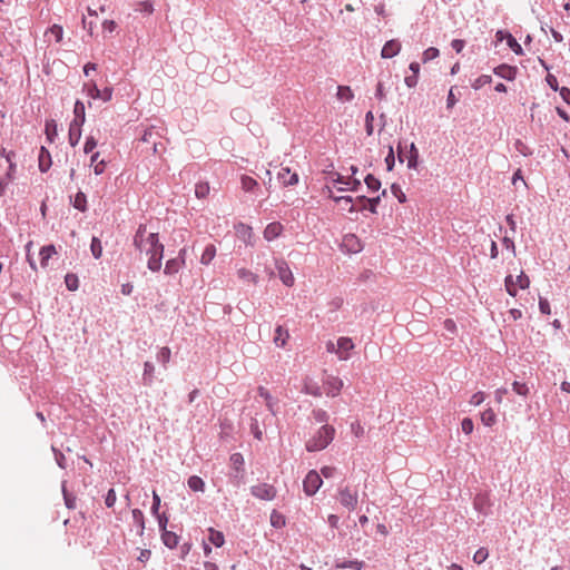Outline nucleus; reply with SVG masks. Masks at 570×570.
Listing matches in <instances>:
<instances>
[{"instance_id": "1", "label": "nucleus", "mask_w": 570, "mask_h": 570, "mask_svg": "<svg viewBox=\"0 0 570 570\" xmlns=\"http://www.w3.org/2000/svg\"><path fill=\"white\" fill-rule=\"evenodd\" d=\"M148 247L145 249L148 256L147 268L153 272H159L163 265L165 246L159 239V233H149L146 237Z\"/></svg>"}, {"instance_id": "2", "label": "nucleus", "mask_w": 570, "mask_h": 570, "mask_svg": "<svg viewBox=\"0 0 570 570\" xmlns=\"http://www.w3.org/2000/svg\"><path fill=\"white\" fill-rule=\"evenodd\" d=\"M335 429L330 424H323L317 432L306 441L305 449L307 452H318L326 449L334 440Z\"/></svg>"}, {"instance_id": "3", "label": "nucleus", "mask_w": 570, "mask_h": 570, "mask_svg": "<svg viewBox=\"0 0 570 570\" xmlns=\"http://www.w3.org/2000/svg\"><path fill=\"white\" fill-rule=\"evenodd\" d=\"M229 466L230 471L228 472L227 476L229 479V482L234 487H240L242 484H245V459L244 455L240 452L232 453L229 456Z\"/></svg>"}, {"instance_id": "4", "label": "nucleus", "mask_w": 570, "mask_h": 570, "mask_svg": "<svg viewBox=\"0 0 570 570\" xmlns=\"http://www.w3.org/2000/svg\"><path fill=\"white\" fill-rule=\"evenodd\" d=\"M493 504L494 502L489 490L479 491L473 498L474 510L483 517L492 514Z\"/></svg>"}, {"instance_id": "5", "label": "nucleus", "mask_w": 570, "mask_h": 570, "mask_svg": "<svg viewBox=\"0 0 570 570\" xmlns=\"http://www.w3.org/2000/svg\"><path fill=\"white\" fill-rule=\"evenodd\" d=\"M340 249L348 255L358 254L364 249V244L355 234L348 233L343 236Z\"/></svg>"}, {"instance_id": "6", "label": "nucleus", "mask_w": 570, "mask_h": 570, "mask_svg": "<svg viewBox=\"0 0 570 570\" xmlns=\"http://www.w3.org/2000/svg\"><path fill=\"white\" fill-rule=\"evenodd\" d=\"M250 494L259 500L272 501L277 495V490L273 484L258 483L249 488Z\"/></svg>"}, {"instance_id": "7", "label": "nucleus", "mask_w": 570, "mask_h": 570, "mask_svg": "<svg viewBox=\"0 0 570 570\" xmlns=\"http://www.w3.org/2000/svg\"><path fill=\"white\" fill-rule=\"evenodd\" d=\"M323 480L321 474L315 470L307 472L303 480V490L307 497H313L322 487Z\"/></svg>"}, {"instance_id": "8", "label": "nucleus", "mask_w": 570, "mask_h": 570, "mask_svg": "<svg viewBox=\"0 0 570 570\" xmlns=\"http://www.w3.org/2000/svg\"><path fill=\"white\" fill-rule=\"evenodd\" d=\"M338 501L341 505L346 508L348 511L355 510L358 502L357 491H352L348 487L340 488Z\"/></svg>"}, {"instance_id": "9", "label": "nucleus", "mask_w": 570, "mask_h": 570, "mask_svg": "<svg viewBox=\"0 0 570 570\" xmlns=\"http://www.w3.org/2000/svg\"><path fill=\"white\" fill-rule=\"evenodd\" d=\"M495 39L498 42L507 41V46L517 55L523 56L524 51L518 40L508 30H498L495 32Z\"/></svg>"}, {"instance_id": "10", "label": "nucleus", "mask_w": 570, "mask_h": 570, "mask_svg": "<svg viewBox=\"0 0 570 570\" xmlns=\"http://www.w3.org/2000/svg\"><path fill=\"white\" fill-rule=\"evenodd\" d=\"M355 345L353 340L347 336H342L337 340V357L341 361H347L351 358L350 352L354 350Z\"/></svg>"}, {"instance_id": "11", "label": "nucleus", "mask_w": 570, "mask_h": 570, "mask_svg": "<svg viewBox=\"0 0 570 570\" xmlns=\"http://www.w3.org/2000/svg\"><path fill=\"white\" fill-rule=\"evenodd\" d=\"M277 179L284 187L295 186L299 181L298 174L289 167H282L277 173Z\"/></svg>"}, {"instance_id": "12", "label": "nucleus", "mask_w": 570, "mask_h": 570, "mask_svg": "<svg viewBox=\"0 0 570 570\" xmlns=\"http://www.w3.org/2000/svg\"><path fill=\"white\" fill-rule=\"evenodd\" d=\"M276 269H277L279 279L282 281V283L285 286L291 287L294 285L295 278L293 276V273H292L288 264L285 261L276 262Z\"/></svg>"}, {"instance_id": "13", "label": "nucleus", "mask_w": 570, "mask_h": 570, "mask_svg": "<svg viewBox=\"0 0 570 570\" xmlns=\"http://www.w3.org/2000/svg\"><path fill=\"white\" fill-rule=\"evenodd\" d=\"M493 73L504 80L513 81L518 75V67L508 63H501L493 68Z\"/></svg>"}, {"instance_id": "14", "label": "nucleus", "mask_w": 570, "mask_h": 570, "mask_svg": "<svg viewBox=\"0 0 570 570\" xmlns=\"http://www.w3.org/2000/svg\"><path fill=\"white\" fill-rule=\"evenodd\" d=\"M401 48H402L401 42L397 39L387 40L381 50V57L383 59L393 58L396 55H399V52L401 51Z\"/></svg>"}, {"instance_id": "15", "label": "nucleus", "mask_w": 570, "mask_h": 570, "mask_svg": "<svg viewBox=\"0 0 570 570\" xmlns=\"http://www.w3.org/2000/svg\"><path fill=\"white\" fill-rule=\"evenodd\" d=\"M284 232V226L282 225V223L279 222H272L269 223L264 232H263V236H264V239L267 240V242H272L276 238H278Z\"/></svg>"}, {"instance_id": "16", "label": "nucleus", "mask_w": 570, "mask_h": 570, "mask_svg": "<svg viewBox=\"0 0 570 570\" xmlns=\"http://www.w3.org/2000/svg\"><path fill=\"white\" fill-rule=\"evenodd\" d=\"M17 164L8 166L7 171L0 177V197H3L7 193L9 184L16 178Z\"/></svg>"}, {"instance_id": "17", "label": "nucleus", "mask_w": 570, "mask_h": 570, "mask_svg": "<svg viewBox=\"0 0 570 570\" xmlns=\"http://www.w3.org/2000/svg\"><path fill=\"white\" fill-rule=\"evenodd\" d=\"M51 166H52L51 154L45 146H41L40 150H39V155H38L39 171L45 174L50 169Z\"/></svg>"}, {"instance_id": "18", "label": "nucleus", "mask_w": 570, "mask_h": 570, "mask_svg": "<svg viewBox=\"0 0 570 570\" xmlns=\"http://www.w3.org/2000/svg\"><path fill=\"white\" fill-rule=\"evenodd\" d=\"M235 230L240 235L246 245L254 246V233L249 225L239 222L235 225Z\"/></svg>"}, {"instance_id": "19", "label": "nucleus", "mask_w": 570, "mask_h": 570, "mask_svg": "<svg viewBox=\"0 0 570 570\" xmlns=\"http://www.w3.org/2000/svg\"><path fill=\"white\" fill-rule=\"evenodd\" d=\"M69 200H70V205L75 209H77L81 213H86L88 210L87 196L82 190H78V193H76L75 196H70Z\"/></svg>"}, {"instance_id": "20", "label": "nucleus", "mask_w": 570, "mask_h": 570, "mask_svg": "<svg viewBox=\"0 0 570 570\" xmlns=\"http://www.w3.org/2000/svg\"><path fill=\"white\" fill-rule=\"evenodd\" d=\"M86 121V107L85 104L77 99L73 105V119L70 124L76 126H83Z\"/></svg>"}, {"instance_id": "21", "label": "nucleus", "mask_w": 570, "mask_h": 570, "mask_svg": "<svg viewBox=\"0 0 570 570\" xmlns=\"http://www.w3.org/2000/svg\"><path fill=\"white\" fill-rule=\"evenodd\" d=\"M146 233L147 226L145 224H140L134 235L132 245L136 249L142 252L144 244H146Z\"/></svg>"}, {"instance_id": "22", "label": "nucleus", "mask_w": 570, "mask_h": 570, "mask_svg": "<svg viewBox=\"0 0 570 570\" xmlns=\"http://www.w3.org/2000/svg\"><path fill=\"white\" fill-rule=\"evenodd\" d=\"M160 538L164 546L170 550L176 549L179 544V535L173 531L165 530L160 532Z\"/></svg>"}, {"instance_id": "23", "label": "nucleus", "mask_w": 570, "mask_h": 570, "mask_svg": "<svg viewBox=\"0 0 570 570\" xmlns=\"http://www.w3.org/2000/svg\"><path fill=\"white\" fill-rule=\"evenodd\" d=\"M155 381V365L150 361L144 363L141 382L145 386H151Z\"/></svg>"}, {"instance_id": "24", "label": "nucleus", "mask_w": 570, "mask_h": 570, "mask_svg": "<svg viewBox=\"0 0 570 570\" xmlns=\"http://www.w3.org/2000/svg\"><path fill=\"white\" fill-rule=\"evenodd\" d=\"M57 254L56 246L53 244L45 245L40 248V265L42 268L48 266L49 259Z\"/></svg>"}, {"instance_id": "25", "label": "nucleus", "mask_w": 570, "mask_h": 570, "mask_svg": "<svg viewBox=\"0 0 570 570\" xmlns=\"http://www.w3.org/2000/svg\"><path fill=\"white\" fill-rule=\"evenodd\" d=\"M207 541L216 548H222L225 543V535L222 531L216 530L213 527L208 528Z\"/></svg>"}, {"instance_id": "26", "label": "nucleus", "mask_w": 570, "mask_h": 570, "mask_svg": "<svg viewBox=\"0 0 570 570\" xmlns=\"http://www.w3.org/2000/svg\"><path fill=\"white\" fill-rule=\"evenodd\" d=\"M257 392L258 395L265 400L266 407L271 411L272 414H275V405L278 403V401L274 399L269 391L264 386H258Z\"/></svg>"}, {"instance_id": "27", "label": "nucleus", "mask_w": 570, "mask_h": 570, "mask_svg": "<svg viewBox=\"0 0 570 570\" xmlns=\"http://www.w3.org/2000/svg\"><path fill=\"white\" fill-rule=\"evenodd\" d=\"M289 338L288 330L282 325H277L275 328L274 343L277 347H285L287 340Z\"/></svg>"}, {"instance_id": "28", "label": "nucleus", "mask_w": 570, "mask_h": 570, "mask_svg": "<svg viewBox=\"0 0 570 570\" xmlns=\"http://www.w3.org/2000/svg\"><path fill=\"white\" fill-rule=\"evenodd\" d=\"M45 134L47 141L52 144L58 136V124L55 119H47L45 122Z\"/></svg>"}, {"instance_id": "29", "label": "nucleus", "mask_w": 570, "mask_h": 570, "mask_svg": "<svg viewBox=\"0 0 570 570\" xmlns=\"http://www.w3.org/2000/svg\"><path fill=\"white\" fill-rule=\"evenodd\" d=\"M407 168L416 169L419 166V149L416 148L414 142H411L407 151Z\"/></svg>"}, {"instance_id": "30", "label": "nucleus", "mask_w": 570, "mask_h": 570, "mask_svg": "<svg viewBox=\"0 0 570 570\" xmlns=\"http://www.w3.org/2000/svg\"><path fill=\"white\" fill-rule=\"evenodd\" d=\"M480 419L482 424L488 428L493 426L498 421L497 414L491 407H488L483 412H481Z\"/></svg>"}, {"instance_id": "31", "label": "nucleus", "mask_w": 570, "mask_h": 570, "mask_svg": "<svg viewBox=\"0 0 570 570\" xmlns=\"http://www.w3.org/2000/svg\"><path fill=\"white\" fill-rule=\"evenodd\" d=\"M336 97L343 102H350L354 99V92L350 86H337Z\"/></svg>"}, {"instance_id": "32", "label": "nucleus", "mask_w": 570, "mask_h": 570, "mask_svg": "<svg viewBox=\"0 0 570 570\" xmlns=\"http://www.w3.org/2000/svg\"><path fill=\"white\" fill-rule=\"evenodd\" d=\"M326 384L330 387L327 395H332V396L337 395L343 387V381L336 376L328 377L326 381Z\"/></svg>"}, {"instance_id": "33", "label": "nucleus", "mask_w": 570, "mask_h": 570, "mask_svg": "<svg viewBox=\"0 0 570 570\" xmlns=\"http://www.w3.org/2000/svg\"><path fill=\"white\" fill-rule=\"evenodd\" d=\"M216 256V246L214 244H207L200 256V264L209 265Z\"/></svg>"}, {"instance_id": "34", "label": "nucleus", "mask_w": 570, "mask_h": 570, "mask_svg": "<svg viewBox=\"0 0 570 570\" xmlns=\"http://www.w3.org/2000/svg\"><path fill=\"white\" fill-rule=\"evenodd\" d=\"M81 128L82 126H76L73 124L69 125L68 140L71 147L78 145L81 138Z\"/></svg>"}, {"instance_id": "35", "label": "nucleus", "mask_w": 570, "mask_h": 570, "mask_svg": "<svg viewBox=\"0 0 570 570\" xmlns=\"http://www.w3.org/2000/svg\"><path fill=\"white\" fill-rule=\"evenodd\" d=\"M364 561L360 560H337L335 563V568L337 569H355V570H362L364 568Z\"/></svg>"}, {"instance_id": "36", "label": "nucleus", "mask_w": 570, "mask_h": 570, "mask_svg": "<svg viewBox=\"0 0 570 570\" xmlns=\"http://www.w3.org/2000/svg\"><path fill=\"white\" fill-rule=\"evenodd\" d=\"M271 525L275 529H282L286 525V518L277 510H273L269 517Z\"/></svg>"}, {"instance_id": "37", "label": "nucleus", "mask_w": 570, "mask_h": 570, "mask_svg": "<svg viewBox=\"0 0 570 570\" xmlns=\"http://www.w3.org/2000/svg\"><path fill=\"white\" fill-rule=\"evenodd\" d=\"M155 136H157V137H158V134H157V132H155L153 128H146V129L144 130V134H142V136H141L140 140H141L142 142L151 144V146H153V153H154V154H157V151H158V150H157V145H158V144H157L156 139L154 138Z\"/></svg>"}, {"instance_id": "38", "label": "nucleus", "mask_w": 570, "mask_h": 570, "mask_svg": "<svg viewBox=\"0 0 570 570\" xmlns=\"http://www.w3.org/2000/svg\"><path fill=\"white\" fill-rule=\"evenodd\" d=\"M183 267L184 265H181L175 257L170 258L165 264L164 274L169 276L176 275Z\"/></svg>"}, {"instance_id": "39", "label": "nucleus", "mask_w": 570, "mask_h": 570, "mask_svg": "<svg viewBox=\"0 0 570 570\" xmlns=\"http://www.w3.org/2000/svg\"><path fill=\"white\" fill-rule=\"evenodd\" d=\"M188 488L194 492H204L205 490V482L204 480L198 475H191L187 480Z\"/></svg>"}, {"instance_id": "40", "label": "nucleus", "mask_w": 570, "mask_h": 570, "mask_svg": "<svg viewBox=\"0 0 570 570\" xmlns=\"http://www.w3.org/2000/svg\"><path fill=\"white\" fill-rule=\"evenodd\" d=\"M511 386L512 391L523 399H527L530 395V387L525 382L513 381Z\"/></svg>"}, {"instance_id": "41", "label": "nucleus", "mask_w": 570, "mask_h": 570, "mask_svg": "<svg viewBox=\"0 0 570 570\" xmlns=\"http://www.w3.org/2000/svg\"><path fill=\"white\" fill-rule=\"evenodd\" d=\"M240 183H242V188L245 190V191H248V193H254L255 189H258V183L256 179H254L253 177L250 176H247V175H243L242 178H240Z\"/></svg>"}, {"instance_id": "42", "label": "nucleus", "mask_w": 570, "mask_h": 570, "mask_svg": "<svg viewBox=\"0 0 570 570\" xmlns=\"http://www.w3.org/2000/svg\"><path fill=\"white\" fill-rule=\"evenodd\" d=\"M171 357V351L168 346H163L158 350L156 360L159 362L165 368L167 364L169 363Z\"/></svg>"}, {"instance_id": "43", "label": "nucleus", "mask_w": 570, "mask_h": 570, "mask_svg": "<svg viewBox=\"0 0 570 570\" xmlns=\"http://www.w3.org/2000/svg\"><path fill=\"white\" fill-rule=\"evenodd\" d=\"M237 276L239 279H242L244 282H248V283H253V284H257V282H258V275L247 268H239L237 271Z\"/></svg>"}, {"instance_id": "44", "label": "nucleus", "mask_w": 570, "mask_h": 570, "mask_svg": "<svg viewBox=\"0 0 570 570\" xmlns=\"http://www.w3.org/2000/svg\"><path fill=\"white\" fill-rule=\"evenodd\" d=\"M380 203H381V196L368 197L366 205H362L358 208V212H363V210L366 209V210H368L372 214H376L377 213V206L380 205Z\"/></svg>"}, {"instance_id": "45", "label": "nucleus", "mask_w": 570, "mask_h": 570, "mask_svg": "<svg viewBox=\"0 0 570 570\" xmlns=\"http://www.w3.org/2000/svg\"><path fill=\"white\" fill-rule=\"evenodd\" d=\"M82 91H86L87 95L91 99H99L100 98V89L98 88L97 83L94 80H91L90 82L83 83Z\"/></svg>"}, {"instance_id": "46", "label": "nucleus", "mask_w": 570, "mask_h": 570, "mask_svg": "<svg viewBox=\"0 0 570 570\" xmlns=\"http://www.w3.org/2000/svg\"><path fill=\"white\" fill-rule=\"evenodd\" d=\"M132 520L139 528L138 534L142 535L145 530V515L140 509H134L131 511Z\"/></svg>"}, {"instance_id": "47", "label": "nucleus", "mask_w": 570, "mask_h": 570, "mask_svg": "<svg viewBox=\"0 0 570 570\" xmlns=\"http://www.w3.org/2000/svg\"><path fill=\"white\" fill-rule=\"evenodd\" d=\"M364 183L367 189L372 193L379 191L381 188V180L376 178L373 174H367L364 177Z\"/></svg>"}, {"instance_id": "48", "label": "nucleus", "mask_w": 570, "mask_h": 570, "mask_svg": "<svg viewBox=\"0 0 570 570\" xmlns=\"http://www.w3.org/2000/svg\"><path fill=\"white\" fill-rule=\"evenodd\" d=\"M90 252L95 259H99L102 256V245L99 237L92 236L90 242Z\"/></svg>"}, {"instance_id": "49", "label": "nucleus", "mask_w": 570, "mask_h": 570, "mask_svg": "<svg viewBox=\"0 0 570 570\" xmlns=\"http://www.w3.org/2000/svg\"><path fill=\"white\" fill-rule=\"evenodd\" d=\"M62 495H63L65 505L69 510L76 509V497L67 490L66 481L62 482Z\"/></svg>"}, {"instance_id": "50", "label": "nucleus", "mask_w": 570, "mask_h": 570, "mask_svg": "<svg viewBox=\"0 0 570 570\" xmlns=\"http://www.w3.org/2000/svg\"><path fill=\"white\" fill-rule=\"evenodd\" d=\"M65 284L68 291L75 292L79 288V278L73 273H67L65 276Z\"/></svg>"}, {"instance_id": "51", "label": "nucleus", "mask_w": 570, "mask_h": 570, "mask_svg": "<svg viewBox=\"0 0 570 570\" xmlns=\"http://www.w3.org/2000/svg\"><path fill=\"white\" fill-rule=\"evenodd\" d=\"M209 190H210V188H209V184L207 181H198L195 185V195L199 199L206 198L209 194Z\"/></svg>"}, {"instance_id": "52", "label": "nucleus", "mask_w": 570, "mask_h": 570, "mask_svg": "<svg viewBox=\"0 0 570 570\" xmlns=\"http://www.w3.org/2000/svg\"><path fill=\"white\" fill-rule=\"evenodd\" d=\"M504 287H505V291L507 293L512 296V297H515L517 294H518V289H517V284H515V281L513 279V276L511 274L507 275L505 278H504Z\"/></svg>"}, {"instance_id": "53", "label": "nucleus", "mask_w": 570, "mask_h": 570, "mask_svg": "<svg viewBox=\"0 0 570 570\" xmlns=\"http://www.w3.org/2000/svg\"><path fill=\"white\" fill-rule=\"evenodd\" d=\"M440 55V51L438 48L435 47H429L428 49H425L422 53V62L423 63H426L435 58H438Z\"/></svg>"}, {"instance_id": "54", "label": "nucleus", "mask_w": 570, "mask_h": 570, "mask_svg": "<svg viewBox=\"0 0 570 570\" xmlns=\"http://www.w3.org/2000/svg\"><path fill=\"white\" fill-rule=\"evenodd\" d=\"M492 82V77L490 75H481L479 76L473 82L472 88L474 90L481 89L483 86L489 85Z\"/></svg>"}, {"instance_id": "55", "label": "nucleus", "mask_w": 570, "mask_h": 570, "mask_svg": "<svg viewBox=\"0 0 570 570\" xmlns=\"http://www.w3.org/2000/svg\"><path fill=\"white\" fill-rule=\"evenodd\" d=\"M514 148L524 157H530L533 155V150L529 146H527L521 139L515 140Z\"/></svg>"}, {"instance_id": "56", "label": "nucleus", "mask_w": 570, "mask_h": 570, "mask_svg": "<svg viewBox=\"0 0 570 570\" xmlns=\"http://www.w3.org/2000/svg\"><path fill=\"white\" fill-rule=\"evenodd\" d=\"M312 415L316 422L324 424H327V421L330 419L328 413L323 409H314L312 411Z\"/></svg>"}, {"instance_id": "57", "label": "nucleus", "mask_w": 570, "mask_h": 570, "mask_svg": "<svg viewBox=\"0 0 570 570\" xmlns=\"http://www.w3.org/2000/svg\"><path fill=\"white\" fill-rule=\"evenodd\" d=\"M391 193L395 196L400 204L406 203V195L403 193L401 186L397 183L391 185Z\"/></svg>"}, {"instance_id": "58", "label": "nucleus", "mask_w": 570, "mask_h": 570, "mask_svg": "<svg viewBox=\"0 0 570 570\" xmlns=\"http://www.w3.org/2000/svg\"><path fill=\"white\" fill-rule=\"evenodd\" d=\"M489 557V551L487 548L484 547H481L479 548L474 554H473V561L476 563V564H481L483 563Z\"/></svg>"}, {"instance_id": "59", "label": "nucleus", "mask_w": 570, "mask_h": 570, "mask_svg": "<svg viewBox=\"0 0 570 570\" xmlns=\"http://www.w3.org/2000/svg\"><path fill=\"white\" fill-rule=\"evenodd\" d=\"M515 284L519 288L527 289L530 286V278L524 272H521L515 278Z\"/></svg>"}, {"instance_id": "60", "label": "nucleus", "mask_w": 570, "mask_h": 570, "mask_svg": "<svg viewBox=\"0 0 570 570\" xmlns=\"http://www.w3.org/2000/svg\"><path fill=\"white\" fill-rule=\"evenodd\" d=\"M373 121H374L373 111L368 110L365 114V131H366L367 136H372L373 135V131H374Z\"/></svg>"}, {"instance_id": "61", "label": "nucleus", "mask_w": 570, "mask_h": 570, "mask_svg": "<svg viewBox=\"0 0 570 570\" xmlns=\"http://www.w3.org/2000/svg\"><path fill=\"white\" fill-rule=\"evenodd\" d=\"M384 161H385V165H386V170L387 171L393 170V168L395 166V154H394L393 146L389 147V153H387Z\"/></svg>"}, {"instance_id": "62", "label": "nucleus", "mask_w": 570, "mask_h": 570, "mask_svg": "<svg viewBox=\"0 0 570 570\" xmlns=\"http://www.w3.org/2000/svg\"><path fill=\"white\" fill-rule=\"evenodd\" d=\"M154 517L157 519L159 531L163 532V531L167 530L169 515L166 512H161Z\"/></svg>"}, {"instance_id": "63", "label": "nucleus", "mask_w": 570, "mask_h": 570, "mask_svg": "<svg viewBox=\"0 0 570 570\" xmlns=\"http://www.w3.org/2000/svg\"><path fill=\"white\" fill-rule=\"evenodd\" d=\"M250 432L253 434V436L258 440V441H262L263 439V432L262 430L259 429V424H258V421L257 419H252L250 421Z\"/></svg>"}, {"instance_id": "64", "label": "nucleus", "mask_w": 570, "mask_h": 570, "mask_svg": "<svg viewBox=\"0 0 570 570\" xmlns=\"http://www.w3.org/2000/svg\"><path fill=\"white\" fill-rule=\"evenodd\" d=\"M485 400V393L482 391L475 392L469 400V403L473 406H479Z\"/></svg>"}]
</instances>
